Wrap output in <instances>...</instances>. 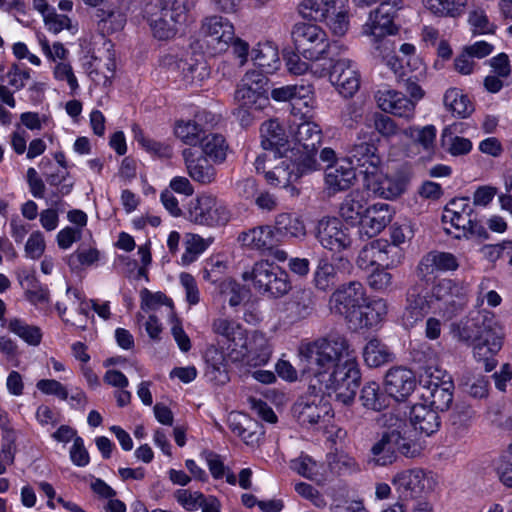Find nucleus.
<instances>
[{"instance_id":"dca6fc26","label":"nucleus","mask_w":512,"mask_h":512,"mask_svg":"<svg viewBox=\"0 0 512 512\" xmlns=\"http://www.w3.org/2000/svg\"><path fill=\"white\" fill-rule=\"evenodd\" d=\"M373 442L371 448H410L403 434V421L392 412L378 417L372 426Z\"/></svg>"},{"instance_id":"a18cd8bd","label":"nucleus","mask_w":512,"mask_h":512,"mask_svg":"<svg viewBox=\"0 0 512 512\" xmlns=\"http://www.w3.org/2000/svg\"><path fill=\"white\" fill-rule=\"evenodd\" d=\"M199 145L201 146L204 156L209 158L215 164H220L225 161L228 145L222 135L216 133H205Z\"/></svg>"},{"instance_id":"2eb2a0df","label":"nucleus","mask_w":512,"mask_h":512,"mask_svg":"<svg viewBox=\"0 0 512 512\" xmlns=\"http://www.w3.org/2000/svg\"><path fill=\"white\" fill-rule=\"evenodd\" d=\"M411 178L412 171L407 165L399 166L390 174H383L379 169L365 189L374 196L393 200L407 191Z\"/></svg>"},{"instance_id":"39448f33","label":"nucleus","mask_w":512,"mask_h":512,"mask_svg":"<svg viewBox=\"0 0 512 512\" xmlns=\"http://www.w3.org/2000/svg\"><path fill=\"white\" fill-rule=\"evenodd\" d=\"M267 78L258 71H248L237 84L234 93L236 108L234 117L242 127L250 126L255 113L264 110L269 105L267 94Z\"/></svg>"},{"instance_id":"3c124183","label":"nucleus","mask_w":512,"mask_h":512,"mask_svg":"<svg viewBox=\"0 0 512 512\" xmlns=\"http://www.w3.org/2000/svg\"><path fill=\"white\" fill-rule=\"evenodd\" d=\"M132 133L137 143L148 153L161 158H169L172 155V147L164 142L156 141L147 137L140 126L134 124Z\"/></svg>"},{"instance_id":"ea45409f","label":"nucleus","mask_w":512,"mask_h":512,"mask_svg":"<svg viewBox=\"0 0 512 512\" xmlns=\"http://www.w3.org/2000/svg\"><path fill=\"white\" fill-rule=\"evenodd\" d=\"M403 135L409 138L415 147L421 148L428 157L435 152L437 129L434 125L425 126L412 125L402 131Z\"/></svg>"},{"instance_id":"4be33fe9","label":"nucleus","mask_w":512,"mask_h":512,"mask_svg":"<svg viewBox=\"0 0 512 512\" xmlns=\"http://www.w3.org/2000/svg\"><path fill=\"white\" fill-rule=\"evenodd\" d=\"M388 313V303L383 298H374L365 300L361 307L350 316L348 322L355 329L375 328L379 326L386 318Z\"/></svg>"},{"instance_id":"338daca9","label":"nucleus","mask_w":512,"mask_h":512,"mask_svg":"<svg viewBox=\"0 0 512 512\" xmlns=\"http://www.w3.org/2000/svg\"><path fill=\"white\" fill-rule=\"evenodd\" d=\"M100 260V252L96 248L78 249L69 257V266L74 268L92 266Z\"/></svg>"},{"instance_id":"69168bd1","label":"nucleus","mask_w":512,"mask_h":512,"mask_svg":"<svg viewBox=\"0 0 512 512\" xmlns=\"http://www.w3.org/2000/svg\"><path fill=\"white\" fill-rule=\"evenodd\" d=\"M468 22L474 34H493L496 30V25L489 21L483 10L472 11L469 14Z\"/></svg>"},{"instance_id":"4468645a","label":"nucleus","mask_w":512,"mask_h":512,"mask_svg":"<svg viewBox=\"0 0 512 512\" xmlns=\"http://www.w3.org/2000/svg\"><path fill=\"white\" fill-rule=\"evenodd\" d=\"M271 346L265 334L253 331L245 334L238 347H232L228 357L233 362L257 367L264 366L271 357Z\"/></svg>"},{"instance_id":"423d86ee","label":"nucleus","mask_w":512,"mask_h":512,"mask_svg":"<svg viewBox=\"0 0 512 512\" xmlns=\"http://www.w3.org/2000/svg\"><path fill=\"white\" fill-rule=\"evenodd\" d=\"M245 281H251L255 290L262 295L279 298L291 290L288 273L268 260H259L251 270L242 274Z\"/></svg>"},{"instance_id":"9d476101","label":"nucleus","mask_w":512,"mask_h":512,"mask_svg":"<svg viewBox=\"0 0 512 512\" xmlns=\"http://www.w3.org/2000/svg\"><path fill=\"white\" fill-rule=\"evenodd\" d=\"M189 10L188 0H161L159 14L150 20L154 36L159 40L172 38L187 22Z\"/></svg>"},{"instance_id":"5fc2aeb1","label":"nucleus","mask_w":512,"mask_h":512,"mask_svg":"<svg viewBox=\"0 0 512 512\" xmlns=\"http://www.w3.org/2000/svg\"><path fill=\"white\" fill-rule=\"evenodd\" d=\"M360 400L364 407L374 411H380L388 405L386 395L381 391L380 385L374 381L363 386Z\"/></svg>"},{"instance_id":"c03bdc74","label":"nucleus","mask_w":512,"mask_h":512,"mask_svg":"<svg viewBox=\"0 0 512 512\" xmlns=\"http://www.w3.org/2000/svg\"><path fill=\"white\" fill-rule=\"evenodd\" d=\"M338 280L336 266L327 258H321L313 272L312 283L315 289L328 292L337 284Z\"/></svg>"},{"instance_id":"09e8293b","label":"nucleus","mask_w":512,"mask_h":512,"mask_svg":"<svg viewBox=\"0 0 512 512\" xmlns=\"http://www.w3.org/2000/svg\"><path fill=\"white\" fill-rule=\"evenodd\" d=\"M210 238H203L198 234L188 233L184 238L185 251L181 256V265L188 266L195 262L211 245Z\"/></svg>"},{"instance_id":"58836bf2","label":"nucleus","mask_w":512,"mask_h":512,"mask_svg":"<svg viewBox=\"0 0 512 512\" xmlns=\"http://www.w3.org/2000/svg\"><path fill=\"white\" fill-rule=\"evenodd\" d=\"M251 59L262 74H272L280 67V58L277 47L271 42L259 43L251 52Z\"/></svg>"},{"instance_id":"a211bd4d","label":"nucleus","mask_w":512,"mask_h":512,"mask_svg":"<svg viewBox=\"0 0 512 512\" xmlns=\"http://www.w3.org/2000/svg\"><path fill=\"white\" fill-rule=\"evenodd\" d=\"M402 499H417L432 491L436 484L432 474L415 468L398 473L392 481Z\"/></svg>"},{"instance_id":"680f3d73","label":"nucleus","mask_w":512,"mask_h":512,"mask_svg":"<svg viewBox=\"0 0 512 512\" xmlns=\"http://www.w3.org/2000/svg\"><path fill=\"white\" fill-rule=\"evenodd\" d=\"M329 2L333 0H302L298 5L299 14L305 19L323 22Z\"/></svg>"},{"instance_id":"7ed1b4c3","label":"nucleus","mask_w":512,"mask_h":512,"mask_svg":"<svg viewBox=\"0 0 512 512\" xmlns=\"http://www.w3.org/2000/svg\"><path fill=\"white\" fill-rule=\"evenodd\" d=\"M258 173L265 174L266 181L276 187L287 188L296 182L303 175L318 169V162L311 156L300 157L289 154L282 155L281 152H263L254 161Z\"/></svg>"},{"instance_id":"6e6d98bb","label":"nucleus","mask_w":512,"mask_h":512,"mask_svg":"<svg viewBox=\"0 0 512 512\" xmlns=\"http://www.w3.org/2000/svg\"><path fill=\"white\" fill-rule=\"evenodd\" d=\"M363 358L369 367H379L391 360V353L378 339H371L363 350Z\"/></svg>"},{"instance_id":"2f4dec72","label":"nucleus","mask_w":512,"mask_h":512,"mask_svg":"<svg viewBox=\"0 0 512 512\" xmlns=\"http://www.w3.org/2000/svg\"><path fill=\"white\" fill-rule=\"evenodd\" d=\"M206 362V377L217 385H223L229 381L228 360L224 351L217 346H210L204 354Z\"/></svg>"},{"instance_id":"c85d7f7f","label":"nucleus","mask_w":512,"mask_h":512,"mask_svg":"<svg viewBox=\"0 0 512 512\" xmlns=\"http://www.w3.org/2000/svg\"><path fill=\"white\" fill-rule=\"evenodd\" d=\"M182 157L188 172V175L195 181L203 185L213 183L216 180L217 171L209 163L205 156H195L191 148H185L182 151Z\"/></svg>"},{"instance_id":"bb28decb","label":"nucleus","mask_w":512,"mask_h":512,"mask_svg":"<svg viewBox=\"0 0 512 512\" xmlns=\"http://www.w3.org/2000/svg\"><path fill=\"white\" fill-rule=\"evenodd\" d=\"M416 387V378L410 369L396 367L385 377L386 392L397 401L406 399Z\"/></svg>"},{"instance_id":"7c9ffc66","label":"nucleus","mask_w":512,"mask_h":512,"mask_svg":"<svg viewBox=\"0 0 512 512\" xmlns=\"http://www.w3.org/2000/svg\"><path fill=\"white\" fill-rule=\"evenodd\" d=\"M227 423L230 430L236 436L240 437L246 445L258 443L260 436L263 434L262 427L259 423L251 419L245 413H229Z\"/></svg>"},{"instance_id":"f257e3e1","label":"nucleus","mask_w":512,"mask_h":512,"mask_svg":"<svg viewBox=\"0 0 512 512\" xmlns=\"http://www.w3.org/2000/svg\"><path fill=\"white\" fill-rule=\"evenodd\" d=\"M299 357L315 383L294 404L293 411L302 425H314L330 418L332 408L325 396L348 405L360 386L361 371L355 350L344 335L331 333L300 345Z\"/></svg>"},{"instance_id":"a878e982","label":"nucleus","mask_w":512,"mask_h":512,"mask_svg":"<svg viewBox=\"0 0 512 512\" xmlns=\"http://www.w3.org/2000/svg\"><path fill=\"white\" fill-rule=\"evenodd\" d=\"M97 31L102 36L121 31L126 24V16L112 2L105 0L93 14Z\"/></svg>"},{"instance_id":"f03ea898","label":"nucleus","mask_w":512,"mask_h":512,"mask_svg":"<svg viewBox=\"0 0 512 512\" xmlns=\"http://www.w3.org/2000/svg\"><path fill=\"white\" fill-rule=\"evenodd\" d=\"M403 7L402 0H386L370 11L366 22L362 26V34L369 38L375 57L381 58L395 73L400 68L398 58L393 54L392 44L387 39L398 31L394 19Z\"/></svg>"},{"instance_id":"473e14b6","label":"nucleus","mask_w":512,"mask_h":512,"mask_svg":"<svg viewBox=\"0 0 512 512\" xmlns=\"http://www.w3.org/2000/svg\"><path fill=\"white\" fill-rule=\"evenodd\" d=\"M356 178V172L346 159L329 165L325 172V183L329 190L338 192L348 189Z\"/></svg>"},{"instance_id":"774afa93","label":"nucleus","mask_w":512,"mask_h":512,"mask_svg":"<svg viewBox=\"0 0 512 512\" xmlns=\"http://www.w3.org/2000/svg\"><path fill=\"white\" fill-rule=\"evenodd\" d=\"M46 249V242L44 234L39 231H33L25 244V256L32 260H37L42 257Z\"/></svg>"},{"instance_id":"864d4df0","label":"nucleus","mask_w":512,"mask_h":512,"mask_svg":"<svg viewBox=\"0 0 512 512\" xmlns=\"http://www.w3.org/2000/svg\"><path fill=\"white\" fill-rule=\"evenodd\" d=\"M364 197L359 192L348 195L340 206L341 216L350 221H359L361 223L367 207Z\"/></svg>"},{"instance_id":"603ef678","label":"nucleus","mask_w":512,"mask_h":512,"mask_svg":"<svg viewBox=\"0 0 512 512\" xmlns=\"http://www.w3.org/2000/svg\"><path fill=\"white\" fill-rule=\"evenodd\" d=\"M423 3L435 15L458 17L464 13L467 0H423Z\"/></svg>"},{"instance_id":"c756f323","label":"nucleus","mask_w":512,"mask_h":512,"mask_svg":"<svg viewBox=\"0 0 512 512\" xmlns=\"http://www.w3.org/2000/svg\"><path fill=\"white\" fill-rule=\"evenodd\" d=\"M409 422L420 436L428 437L438 431L440 420L437 411L427 404H415L409 410Z\"/></svg>"},{"instance_id":"aec40b11","label":"nucleus","mask_w":512,"mask_h":512,"mask_svg":"<svg viewBox=\"0 0 512 512\" xmlns=\"http://www.w3.org/2000/svg\"><path fill=\"white\" fill-rule=\"evenodd\" d=\"M329 80L343 97H352L360 87V74L356 63L348 58L336 60L331 66Z\"/></svg>"},{"instance_id":"412c9836","label":"nucleus","mask_w":512,"mask_h":512,"mask_svg":"<svg viewBox=\"0 0 512 512\" xmlns=\"http://www.w3.org/2000/svg\"><path fill=\"white\" fill-rule=\"evenodd\" d=\"M377 106L385 113L411 120L415 114V102L404 93L384 87L375 93Z\"/></svg>"},{"instance_id":"0e129e2a","label":"nucleus","mask_w":512,"mask_h":512,"mask_svg":"<svg viewBox=\"0 0 512 512\" xmlns=\"http://www.w3.org/2000/svg\"><path fill=\"white\" fill-rule=\"evenodd\" d=\"M379 239L365 245L359 252L356 263L362 270L372 267L379 268Z\"/></svg>"},{"instance_id":"5701e85b","label":"nucleus","mask_w":512,"mask_h":512,"mask_svg":"<svg viewBox=\"0 0 512 512\" xmlns=\"http://www.w3.org/2000/svg\"><path fill=\"white\" fill-rule=\"evenodd\" d=\"M237 240L246 250L260 255L266 254L279 242L275 229L271 225H259L247 229L238 235Z\"/></svg>"},{"instance_id":"8fccbe9b","label":"nucleus","mask_w":512,"mask_h":512,"mask_svg":"<svg viewBox=\"0 0 512 512\" xmlns=\"http://www.w3.org/2000/svg\"><path fill=\"white\" fill-rule=\"evenodd\" d=\"M7 327L11 333L17 335L28 345L38 346L42 340L41 329L38 326L29 325L22 319H10Z\"/></svg>"},{"instance_id":"e2e57ef3","label":"nucleus","mask_w":512,"mask_h":512,"mask_svg":"<svg viewBox=\"0 0 512 512\" xmlns=\"http://www.w3.org/2000/svg\"><path fill=\"white\" fill-rule=\"evenodd\" d=\"M327 471L341 474L353 470L356 466L355 460L348 456L344 450H336L327 454Z\"/></svg>"},{"instance_id":"f8f14e48","label":"nucleus","mask_w":512,"mask_h":512,"mask_svg":"<svg viewBox=\"0 0 512 512\" xmlns=\"http://www.w3.org/2000/svg\"><path fill=\"white\" fill-rule=\"evenodd\" d=\"M189 219L195 224L215 227L229 222L231 213L225 203L208 193L191 200L188 208Z\"/></svg>"},{"instance_id":"1a4fd4ad","label":"nucleus","mask_w":512,"mask_h":512,"mask_svg":"<svg viewBox=\"0 0 512 512\" xmlns=\"http://www.w3.org/2000/svg\"><path fill=\"white\" fill-rule=\"evenodd\" d=\"M310 112L295 114L289 125V135L295 141L291 149L292 154L300 157L311 156L317 160L316 155L321 144L322 130L312 122Z\"/></svg>"},{"instance_id":"79ce46f5","label":"nucleus","mask_w":512,"mask_h":512,"mask_svg":"<svg viewBox=\"0 0 512 512\" xmlns=\"http://www.w3.org/2000/svg\"><path fill=\"white\" fill-rule=\"evenodd\" d=\"M431 308L430 300L422 296L416 289H411L407 293L406 306L402 314V321L405 326H413L416 322L423 319Z\"/></svg>"},{"instance_id":"49530a36","label":"nucleus","mask_w":512,"mask_h":512,"mask_svg":"<svg viewBox=\"0 0 512 512\" xmlns=\"http://www.w3.org/2000/svg\"><path fill=\"white\" fill-rule=\"evenodd\" d=\"M302 55L296 52H288L284 55L285 65L290 74L303 75L306 72L310 73L316 78H322L327 74V68L321 64L314 63L308 64L301 59Z\"/></svg>"},{"instance_id":"a19ab883","label":"nucleus","mask_w":512,"mask_h":512,"mask_svg":"<svg viewBox=\"0 0 512 512\" xmlns=\"http://www.w3.org/2000/svg\"><path fill=\"white\" fill-rule=\"evenodd\" d=\"M212 331L218 336L223 337L227 343L228 354L232 347H238L240 342L244 339L246 330L238 322L225 318L218 317L212 322Z\"/></svg>"},{"instance_id":"f3484780","label":"nucleus","mask_w":512,"mask_h":512,"mask_svg":"<svg viewBox=\"0 0 512 512\" xmlns=\"http://www.w3.org/2000/svg\"><path fill=\"white\" fill-rule=\"evenodd\" d=\"M367 300V292L359 281H350L339 285L329 298L332 313L344 316L348 321L361 304Z\"/></svg>"},{"instance_id":"4c0bfd02","label":"nucleus","mask_w":512,"mask_h":512,"mask_svg":"<svg viewBox=\"0 0 512 512\" xmlns=\"http://www.w3.org/2000/svg\"><path fill=\"white\" fill-rule=\"evenodd\" d=\"M454 384L452 379H445L440 386L433 385L428 389H423L421 398L426 404L435 411L447 410L453 400Z\"/></svg>"},{"instance_id":"0eeeda50","label":"nucleus","mask_w":512,"mask_h":512,"mask_svg":"<svg viewBox=\"0 0 512 512\" xmlns=\"http://www.w3.org/2000/svg\"><path fill=\"white\" fill-rule=\"evenodd\" d=\"M292 39L295 49L311 62L325 59L330 50V39L320 26L311 23H298L293 27Z\"/></svg>"},{"instance_id":"ddd939ff","label":"nucleus","mask_w":512,"mask_h":512,"mask_svg":"<svg viewBox=\"0 0 512 512\" xmlns=\"http://www.w3.org/2000/svg\"><path fill=\"white\" fill-rule=\"evenodd\" d=\"M234 26L222 16H209L203 19L200 36L202 46L209 55H217L227 50L234 39Z\"/></svg>"},{"instance_id":"37998d69","label":"nucleus","mask_w":512,"mask_h":512,"mask_svg":"<svg viewBox=\"0 0 512 512\" xmlns=\"http://www.w3.org/2000/svg\"><path fill=\"white\" fill-rule=\"evenodd\" d=\"M173 133L179 141L190 147L199 145L205 135L204 129L195 119L176 120Z\"/></svg>"},{"instance_id":"cd10ccee","label":"nucleus","mask_w":512,"mask_h":512,"mask_svg":"<svg viewBox=\"0 0 512 512\" xmlns=\"http://www.w3.org/2000/svg\"><path fill=\"white\" fill-rule=\"evenodd\" d=\"M393 210L387 203H376L366 209L360 227L369 238L378 235L392 220Z\"/></svg>"},{"instance_id":"bf43d9fd","label":"nucleus","mask_w":512,"mask_h":512,"mask_svg":"<svg viewBox=\"0 0 512 512\" xmlns=\"http://www.w3.org/2000/svg\"><path fill=\"white\" fill-rule=\"evenodd\" d=\"M442 145L452 156H462L472 150V142L468 138L454 136L448 128H445L441 135Z\"/></svg>"},{"instance_id":"e433bc0d","label":"nucleus","mask_w":512,"mask_h":512,"mask_svg":"<svg viewBox=\"0 0 512 512\" xmlns=\"http://www.w3.org/2000/svg\"><path fill=\"white\" fill-rule=\"evenodd\" d=\"M261 146L265 152L280 153L287 144V136L277 119L265 121L260 128Z\"/></svg>"},{"instance_id":"6ab92c4d","label":"nucleus","mask_w":512,"mask_h":512,"mask_svg":"<svg viewBox=\"0 0 512 512\" xmlns=\"http://www.w3.org/2000/svg\"><path fill=\"white\" fill-rule=\"evenodd\" d=\"M346 161L351 163L355 172L357 170L363 176L364 187L381 167L377 147L371 142L360 139L349 150Z\"/></svg>"},{"instance_id":"f704fd0d","label":"nucleus","mask_w":512,"mask_h":512,"mask_svg":"<svg viewBox=\"0 0 512 512\" xmlns=\"http://www.w3.org/2000/svg\"><path fill=\"white\" fill-rule=\"evenodd\" d=\"M327 5V15L323 22L333 35L344 36L350 26L348 0H333Z\"/></svg>"},{"instance_id":"b1692460","label":"nucleus","mask_w":512,"mask_h":512,"mask_svg":"<svg viewBox=\"0 0 512 512\" xmlns=\"http://www.w3.org/2000/svg\"><path fill=\"white\" fill-rule=\"evenodd\" d=\"M458 267L459 261L454 254L434 250L422 257L417 266V274L422 280L429 281L435 273L455 271Z\"/></svg>"},{"instance_id":"4d7b16f0","label":"nucleus","mask_w":512,"mask_h":512,"mask_svg":"<svg viewBox=\"0 0 512 512\" xmlns=\"http://www.w3.org/2000/svg\"><path fill=\"white\" fill-rule=\"evenodd\" d=\"M296 90L292 92L290 102L292 104V114L300 115V109L298 106L303 105L307 111L310 112L314 104V89L311 84H294Z\"/></svg>"},{"instance_id":"393cba45","label":"nucleus","mask_w":512,"mask_h":512,"mask_svg":"<svg viewBox=\"0 0 512 512\" xmlns=\"http://www.w3.org/2000/svg\"><path fill=\"white\" fill-rule=\"evenodd\" d=\"M442 222L445 231L457 239L481 237L486 233L484 227L472 219V213L443 212Z\"/></svg>"},{"instance_id":"6e6552de","label":"nucleus","mask_w":512,"mask_h":512,"mask_svg":"<svg viewBox=\"0 0 512 512\" xmlns=\"http://www.w3.org/2000/svg\"><path fill=\"white\" fill-rule=\"evenodd\" d=\"M466 296L467 287L463 282L444 278L432 287L430 306L435 313L451 319L463 309Z\"/></svg>"},{"instance_id":"13d9d810","label":"nucleus","mask_w":512,"mask_h":512,"mask_svg":"<svg viewBox=\"0 0 512 512\" xmlns=\"http://www.w3.org/2000/svg\"><path fill=\"white\" fill-rule=\"evenodd\" d=\"M386 268H375L367 276L368 286L378 293H390L395 289L394 277Z\"/></svg>"},{"instance_id":"c9c22d12","label":"nucleus","mask_w":512,"mask_h":512,"mask_svg":"<svg viewBox=\"0 0 512 512\" xmlns=\"http://www.w3.org/2000/svg\"><path fill=\"white\" fill-rule=\"evenodd\" d=\"M276 237L294 238L302 240L306 236V226L302 217L296 213L283 212L275 217Z\"/></svg>"},{"instance_id":"052dcab7","label":"nucleus","mask_w":512,"mask_h":512,"mask_svg":"<svg viewBox=\"0 0 512 512\" xmlns=\"http://www.w3.org/2000/svg\"><path fill=\"white\" fill-rule=\"evenodd\" d=\"M379 246V268L392 269L401 263L403 253L399 247L384 239H379Z\"/></svg>"},{"instance_id":"72a5a7b5","label":"nucleus","mask_w":512,"mask_h":512,"mask_svg":"<svg viewBox=\"0 0 512 512\" xmlns=\"http://www.w3.org/2000/svg\"><path fill=\"white\" fill-rule=\"evenodd\" d=\"M290 468L317 485H324L327 481L326 464L315 460L307 454L301 453L298 458L291 460Z\"/></svg>"},{"instance_id":"de8ad7c7","label":"nucleus","mask_w":512,"mask_h":512,"mask_svg":"<svg viewBox=\"0 0 512 512\" xmlns=\"http://www.w3.org/2000/svg\"><path fill=\"white\" fill-rule=\"evenodd\" d=\"M444 105L453 115L460 118L468 117L473 111L467 95L457 88H450L445 92Z\"/></svg>"},{"instance_id":"9b49d317","label":"nucleus","mask_w":512,"mask_h":512,"mask_svg":"<svg viewBox=\"0 0 512 512\" xmlns=\"http://www.w3.org/2000/svg\"><path fill=\"white\" fill-rule=\"evenodd\" d=\"M315 238L321 247L332 254H340L352 248V230L337 217H323L315 227Z\"/></svg>"},{"instance_id":"20e7f679","label":"nucleus","mask_w":512,"mask_h":512,"mask_svg":"<svg viewBox=\"0 0 512 512\" xmlns=\"http://www.w3.org/2000/svg\"><path fill=\"white\" fill-rule=\"evenodd\" d=\"M482 326L475 322L467 321L459 330V336L466 342L473 343L474 357L478 361L485 362L486 371H491L496 366L493 356L497 354L503 344L504 331L502 327L496 323L492 325L493 314L489 311H483Z\"/></svg>"}]
</instances>
